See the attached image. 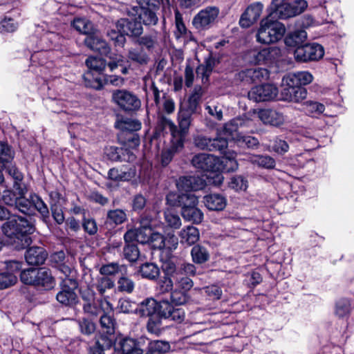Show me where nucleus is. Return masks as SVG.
Returning a JSON list of instances; mask_svg holds the SVG:
<instances>
[{"mask_svg":"<svg viewBox=\"0 0 354 354\" xmlns=\"http://www.w3.org/2000/svg\"><path fill=\"white\" fill-rule=\"evenodd\" d=\"M55 286V279L51 271L46 268H39L37 271L35 286L45 290H52Z\"/></svg>","mask_w":354,"mask_h":354,"instance_id":"nucleus-18","label":"nucleus"},{"mask_svg":"<svg viewBox=\"0 0 354 354\" xmlns=\"http://www.w3.org/2000/svg\"><path fill=\"white\" fill-rule=\"evenodd\" d=\"M269 75V71L266 68H252L237 73L236 79L246 84H252L267 80Z\"/></svg>","mask_w":354,"mask_h":354,"instance_id":"nucleus-13","label":"nucleus"},{"mask_svg":"<svg viewBox=\"0 0 354 354\" xmlns=\"http://www.w3.org/2000/svg\"><path fill=\"white\" fill-rule=\"evenodd\" d=\"M106 35L113 41L115 46H123L126 42L124 34L118 30L117 28L116 29L109 30L106 32Z\"/></svg>","mask_w":354,"mask_h":354,"instance_id":"nucleus-60","label":"nucleus"},{"mask_svg":"<svg viewBox=\"0 0 354 354\" xmlns=\"http://www.w3.org/2000/svg\"><path fill=\"white\" fill-rule=\"evenodd\" d=\"M198 203V197L192 193L182 194L180 195V207L181 210L194 207Z\"/></svg>","mask_w":354,"mask_h":354,"instance_id":"nucleus-51","label":"nucleus"},{"mask_svg":"<svg viewBox=\"0 0 354 354\" xmlns=\"http://www.w3.org/2000/svg\"><path fill=\"white\" fill-rule=\"evenodd\" d=\"M278 88L272 84L254 86L248 92V98L255 102L271 101L278 95Z\"/></svg>","mask_w":354,"mask_h":354,"instance_id":"nucleus-7","label":"nucleus"},{"mask_svg":"<svg viewBox=\"0 0 354 354\" xmlns=\"http://www.w3.org/2000/svg\"><path fill=\"white\" fill-rule=\"evenodd\" d=\"M169 131L173 136V140L177 137V129L175 124L166 116L160 113L158 116L155 135L157 137L164 136Z\"/></svg>","mask_w":354,"mask_h":354,"instance_id":"nucleus-19","label":"nucleus"},{"mask_svg":"<svg viewBox=\"0 0 354 354\" xmlns=\"http://www.w3.org/2000/svg\"><path fill=\"white\" fill-rule=\"evenodd\" d=\"M216 64V59L209 55L204 62V64L199 65L196 68L197 77L201 78L203 83L209 80V77L212 73Z\"/></svg>","mask_w":354,"mask_h":354,"instance_id":"nucleus-28","label":"nucleus"},{"mask_svg":"<svg viewBox=\"0 0 354 354\" xmlns=\"http://www.w3.org/2000/svg\"><path fill=\"white\" fill-rule=\"evenodd\" d=\"M221 163L223 165L221 169L225 172L234 171L238 168V163L233 153L223 156Z\"/></svg>","mask_w":354,"mask_h":354,"instance_id":"nucleus-56","label":"nucleus"},{"mask_svg":"<svg viewBox=\"0 0 354 354\" xmlns=\"http://www.w3.org/2000/svg\"><path fill=\"white\" fill-rule=\"evenodd\" d=\"M179 236L182 243H186L192 245L196 243L200 237L198 230L192 225H188L184 227L180 232Z\"/></svg>","mask_w":354,"mask_h":354,"instance_id":"nucleus-29","label":"nucleus"},{"mask_svg":"<svg viewBox=\"0 0 354 354\" xmlns=\"http://www.w3.org/2000/svg\"><path fill=\"white\" fill-rule=\"evenodd\" d=\"M324 54L322 46L316 43L298 46L294 52L295 59L300 62L318 60L324 56Z\"/></svg>","mask_w":354,"mask_h":354,"instance_id":"nucleus-6","label":"nucleus"},{"mask_svg":"<svg viewBox=\"0 0 354 354\" xmlns=\"http://www.w3.org/2000/svg\"><path fill=\"white\" fill-rule=\"evenodd\" d=\"M112 100L121 109L127 112L136 111L141 106V101L138 97L126 89L114 91Z\"/></svg>","mask_w":354,"mask_h":354,"instance_id":"nucleus-3","label":"nucleus"},{"mask_svg":"<svg viewBox=\"0 0 354 354\" xmlns=\"http://www.w3.org/2000/svg\"><path fill=\"white\" fill-rule=\"evenodd\" d=\"M192 114L188 112H185L180 109L178 112V125L180 128V131H177L178 136H182L183 139H185V136H186L188 129L190 127L192 120Z\"/></svg>","mask_w":354,"mask_h":354,"instance_id":"nucleus-36","label":"nucleus"},{"mask_svg":"<svg viewBox=\"0 0 354 354\" xmlns=\"http://www.w3.org/2000/svg\"><path fill=\"white\" fill-rule=\"evenodd\" d=\"M48 254L45 249L42 247L33 246L29 248L25 254L26 262L29 265L39 266L43 264Z\"/></svg>","mask_w":354,"mask_h":354,"instance_id":"nucleus-21","label":"nucleus"},{"mask_svg":"<svg viewBox=\"0 0 354 354\" xmlns=\"http://www.w3.org/2000/svg\"><path fill=\"white\" fill-rule=\"evenodd\" d=\"M171 348L168 342L156 340L149 342L145 354H166Z\"/></svg>","mask_w":354,"mask_h":354,"instance_id":"nucleus-38","label":"nucleus"},{"mask_svg":"<svg viewBox=\"0 0 354 354\" xmlns=\"http://www.w3.org/2000/svg\"><path fill=\"white\" fill-rule=\"evenodd\" d=\"M13 158L11 148L6 143L0 142V167H4L5 162H8Z\"/></svg>","mask_w":354,"mask_h":354,"instance_id":"nucleus-57","label":"nucleus"},{"mask_svg":"<svg viewBox=\"0 0 354 354\" xmlns=\"http://www.w3.org/2000/svg\"><path fill=\"white\" fill-rule=\"evenodd\" d=\"M308 3L305 0H295L292 2H286L274 8L271 12V17L275 19H287L301 14L306 9Z\"/></svg>","mask_w":354,"mask_h":354,"instance_id":"nucleus-4","label":"nucleus"},{"mask_svg":"<svg viewBox=\"0 0 354 354\" xmlns=\"http://www.w3.org/2000/svg\"><path fill=\"white\" fill-rule=\"evenodd\" d=\"M100 324L102 328L107 334L106 335L111 337V335L115 333L116 325L115 319L104 312L100 317Z\"/></svg>","mask_w":354,"mask_h":354,"instance_id":"nucleus-45","label":"nucleus"},{"mask_svg":"<svg viewBox=\"0 0 354 354\" xmlns=\"http://www.w3.org/2000/svg\"><path fill=\"white\" fill-rule=\"evenodd\" d=\"M80 332L86 335L93 334L95 330V324L87 318L78 320Z\"/></svg>","mask_w":354,"mask_h":354,"instance_id":"nucleus-62","label":"nucleus"},{"mask_svg":"<svg viewBox=\"0 0 354 354\" xmlns=\"http://www.w3.org/2000/svg\"><path fill=\"white\" fill-rule=\"evenodd\" d=\"M138 272L143 279L156 281L160 277V270L156 263L146 262L140 265Z\"/></svg>","mask_w":354,"mask_h":354,"instance_id":"nucleus-27","label":"nucleus"},{"mask_svg":"<svg viewBox=\"0 0 354 354\" xmlns=\"http://www.w3.org/2000/svg\"><path fill=\"white\" fill-rule=\"evenodd\" d=\"M57 301L68 307H74L79 303V297L75 290L61 287V290L56 295Z\"/></svg>","mask_w":354,"mask_h":354,"instance_id":"nucleus-23","label":"nucleus"},{"mask_svg":"<svg viewBox=\"0 0 354 354\" xmlns=\"http://www.w3.org/2000/svg\"><path fill=\"white\" fill-rule=\"evenodd\" d=\"M205 205L210 210L221 211L226 206V200L221 194H209L204 197Z\"/></svg>","mask_w":354,"mask_h":354,"instance_id":"nucleus-32","label":"nucleus"},{"mask_svg":"<svg viewBox=\"0 0 354 354\" xmlns=\"http://www.w3.org/2000/svg\"><path fill=\"white\" fill-rule=\"evenodd\" d=\"M85 64L89 69L87 73H91L90 79L91 80L95 78L92 77L91 71L101 73L102 71H104L106 66V62L104 59L93 56L88 57L86 59Z\"/></svg>","mask_w":354,"mask_h":354,"instance_id":"nucleus-37","label":"nucleus"},{"mask_svg":"<svg viewBox=\"0 0 354 354\" xmlns=\"http://www.w3.org/2000/svg\"><path fill=\"white\" fill-rule=\"evenodd\" d=\"M115 28L124 34V36L127 35L134 40L143 33L142 23L138 17L120 19L115 24Z\"/></svg>","mask_w":354,"mask_h":354,"instance_id":"nucleus-10","label":"nucleus"},{"mask_svg":"<svg viewBox=\"0 0 354 354\" xmlns=\"http://www.w3.org/2000/svg\"><path fill=\"white\" fill-rule=\"evenodd\" d=\"M257 114L260 120L265 124L278 127L284 122L283 114L274 109H261Z\"/></svg>","mask_w":354,"mask_h":354,"instance_id":"nucleus-17","label":"nucleus"},{"mask_svg":"<svg viewBox=\"0 0 354 354\" xmlns=\"http://www.w3.org/2000/svg\"><path fill=\"white\" fill-rule=\"evenodd\" d=\"M127 220L125 212L120 209L109 210L106 215V222L115 225L123 223Z\"/></svg>","mask_w":354,"mask_h":354,"instance_id":"nucleus-46","label":"nucleus"},{"mask_svg":"<svg viewBox=\"0 0 354 354\" xmlns=\"http://www.w3.org/2000/svg\"><path fill=\"white\" fill-rule=\"evenodd\" d=\"M174 280L175 281L176 285L185 291L189 290L194 286L193 281L189 277L183 274L177 275Z\"/></svg>","mask_w":354,"mask_h":354,"instance_id":"nucleus-63","label":"nucleus"},{"mask_svg":"<svg viewBox=\"0 0 354 354\" xmlns=\"http://www.w3.org/2000/svg\"><path fill=\"white\" fill-rule=\"evenodd\" d=\"M250 161L260 167L265 169H273L275 167V160L268 155H254L250 157Z\"/></svg>","mask_w":354,"mask_h":354,"instance_id":"nucleus-43","label":"nucleus"},{"mask_svg":"<svg viewBox=\"0 0 354 354\" xmlns=\"http://www.w3.org/2000/svg\"><path fill=\"white\" fill-rule=\"evenodd\" d=\"M104 304L112 310L111 303L109 301L102 299L95 300L94 301L88 304H83L82 309L84 313L90 316L97 317L102 313H104L106 310Z\"/></svg>","mask_w":354,"mask_h":354,"instance_id":"nucleus-22","label":"nucleus"},{"mask_svg":"<svg viewBox=\"0 0 354 354\" xmlns=\"http://www.w3.org/2000/svg\"><path fill=\"white\" fill-rule=\"evenodd\" d=\"M135 287L133 281L128 277L122 276L118 281V290L120 292L131 293Z\"/></svg>","mask_w":354,"mask_h":354,"instance_id":"nucleus-59","label":"nucleus"},{"mask_svg":"<svg viewBox=\"0 0 354 354\" xmlns=\"http://www.w3.org/2000/svg\"><path fill=\"white\" fill-rule=\"evenodd\" d=\"M84 44L88 48L102 55L108 56L111 53L110 46L102 38L99 31L91 36L86 37Z\"/></svg>","mask_w":354,"mask_h":354,"instance_id":"nucleus-15","label":"nucleus"},{"mask_svg":"<svg viewBox=\"0 0 354 354\" xmlns=\"http://www.w3.org/2000/svg\"><path fill=\"white\" fill-rule=\"evenodd\" d=\"M1 230L13 248L21 250L31 244L32 239L28 234L34 232L35 227L28 218L10 215L9 218L1 225Z\"/></svg>","mask_w":354,"mask_h":354,"instance_id":"nucleus-1","label":"nucleus"},{"mask_svg":"<svg viewBox=\"0 0 354 354\" xmlns=\"http://www.w3.org/2000/svg\"><path fill=\"white\" fill-rule=\"evenodd\" d=\"M218 158L212 154L199 153L194 155L192 160V165L197 169L202 171H216L220 169L217 165Z\"/></svg>","mask_w":354,"mask_h":354,"instance_id":"nucleus-12","label":"nucleus"},{"mask_svg":"<svg viewBox=\"0 0 354 354\" xmlns=\"http://www.w3.org/2000/svg\"><path fill=\"white\" fill-rule=\"evenodd\" d=\"M158 302L152 298H148L142 301L136 308V312L142 317H152L156 315Z\"/></svg>","mask_w":354,"mask_h":354,"instance_id":"nucleus-30","label":"nucleus"},{"mask_svg":"<svg viewBox=\"0 0 354 354\" xmlns=\"http://www.w3.org/2000/svg\"><path fill=\"white\" fill-rule=\"evenodd\" d=\"M134 44L138 45L140 48H145L148 51H153L158 46V32H153L140 36L135 40Z\"/></svg>","mask_w":354,"mask_h":354,"instance_id":"nucleus-26","label":"nucleus"},{"mask_svg":"<svg viewBox=\"0 0 354 354\" xmlns=\"http://www.w3.org/2000/svg\"><path fill=\"white\" fill-rule=\"evenodd\" d=\"M73 26L77 31L86 35V37L91 36L98 31L94 25L86 19H74Z\"/></svg>","mask_w":354,"mask_h":354,"instance_id":"nucleus-34","label":"nucleus"},{"mask_svg":"<svg viewBox=\"0 0 354 354\" xmlns=\"http://www.w3.org/2000/svg\"><path fill=\"white\" fill-rule=\"evenodd\" d=\"M263 10V4L254 3L250 5L241 15L239 24L242 28H249L260 17Z\"/></svg>","mask_w":354,"mask_h":354,"instance_id":"nucleus-14","label":"nucleus"},{"mask_svg":"<svg viewBox=\"0 0 354 354\" xmlns=\"http://www.w3.org/2000/svg\"><path fill=\"white\" fill-rule=\"evenodd\" d=\"M17 282L16 274L12 272H0V290L8 288Z\"/></svg>","mask_w":354,"mask_h":354,"instance_id":"nucleus-52","label":"nucleus"},{"mask_svg":"<svg viewBox=\"0 0 354 354\" xmlns=\"http://www.w3.org/2000/svg\"><path fill=\"white\" fill-rule=\"evenodd\" d=\"M286 77L288 82H292V84H295L300 86L310 84L313 79V75L307 71H301L290 74Z\"/></svg>","mask_w":354,"mask_h":354,"instance_id":"nucleus-40","label":"nucleus"},{"mask_svg":"<svg viewBox=\"0 0 354 354\" xmlns=\"http://www.w3.org/2000/svg\"><path fill=\"white\" fill-rule=\"evenodd\" d=\"M304 106L306 112L311 116H318L325 110V106L323 104L311 100L304 102Z\"/></svg>","mask_w":354,"mask_h":354,"instance_id":"nucleus-47","label":"nucleus"},{"mask_svg":"<svg viewBox=\"0 0 354 354\" xmlns=\"http://www.w3.org/2000/svg\"><path fill=\"white\" fill-rule=\"evenodd\" d=\"M175 24L177 32L176 33V37H179L181 35H185L187 37L189 36L191 37L192 33L191 32H188L185 25L183 21V17L180 12L176 10L175 12Z\"/></svg>","mask_w":354,"mask_h":354,"instance_id":"nucleus-58","label":"nucleus"},{"mask_svg":"<svg viewBox=\"0 0 354 354\" xmlns=\"http://www.w3.org/2000/svg\"><path fill=\"white\" fill-rule=\"evenodd\" d=\"M209 151H218L221 152L225 151L228 145V142L226 138L222 137H216L214 138H209Z\"/></svg>","mask_w":354,"mask_h":354,"instance_id":"nucleus-55","label":"nucleus"},{"mask_svg":"<svg viewBox=\"0 0 354 354\" xmlns=\"http://www.w3.org/2000/svg\"><path fill=\"white\" fill-rule=\"evenodd\" d=\"M351 312V301L344 297L338 299L335 305V314L339 318H344L350 315Z\"/></svg>","mask_w":354,"mask_h":354,"instance_id":"nucleus-42","label":"nucleus"},{"mask_svg":"<svg viewBox=\"0 0 354 354\" xmlns=\"http://www.w3.org/2000/svg\"><path fill=\"white\" fill-rule=\"evenodd\" d=\"M307 38V33L304 30H297L289 33L285 38V44L288 46L298 47L303 46Z\"/></svg>","mask_w":354,"mask_h":354,"instance_id":"nucleus-35","label":"nucleus"},{"mask_svg":"<svg viewBox=\"0 0 354 354\" xmlns=\"http://www.w3.org/2000/svg\"><path fill=\"white\" fill-rule=\"evenodd\" d=\"M158 8H140L138 12V19L146 26L156 25L158 18L156 13V10Z\"/></svg>","mask_w":354,"mask_h":354,"instance_id":"nucleus-33","label":"nucleus"},{"mask_svg":"<svg viewBox=\"0 0 354 354\" xmlns=\"http://www.w3.org/2000/svg\"><path fill=\"white\" fill-rule=\"evenodd\" d=\"M91 73L84 75L85 85L96 90L101 89L104 85L111 84L115 86H122L124 84V79L118 75H106L103 79L95 77L93 80L90 79Z\"/></svg>","mask_w":354,"mask_h":354,"instance_id":"nucleus-11","label":"nucleus"},{"mask_svg":"<svg viewBox=\"0 0 354 354\" xmlns=\"http://www.w3.org/2000/svg\"><path fill=\"white\" fill-rule=\"evenodd\" d=\"M183 218L187 221L195 224H199L203 219V214L197 206L181 210Z\"/></svg>","mask_w":354,"mask_h":354,"instance_id":"nucleus-41","label":"nucleus"},{"mask_svg":"<svg viewBox=\"0 0 354 354\" xmlns=\"http://www.w3.org/2000/svg\"><path fill=\"white\" fill-rule=\"evenodd\" d=\"M161 269L164 274L163 277H168L173 279L180 274V266L177 267L176 263L171 260L164 261L161 266Z\"/></svg>","mask_w":354,"mask_h":354,"instance_id":"nucleus-48","label":"nucleus"},{"mask_svg":"<svg viewBox=\"0 0 354 354\" xmlns=\"http://www.w3.org/2000/svg\"><path fill=\"white\" fill-rule=\"evenodd\" d=\"M184 146V141L182 136H178L172 140L171 145L164 149L162 152L161 162L163 166H167L171 161L175 154L180 152Z\"/></svg>","mask_w":354,"mask_h":354,"instance_id":"nucleus-20","label":"nucleus"},{"mask_svg":"<svg viewBox=\"0 0 354 354\" xmlns=\"http://www.w3.org/2000/svg\"><path fill=\"white\" fill-rule=\"evenodd\" d=\"M140 250L136 244H125L123 248V256L129 262H136L140 257Z\"/></svg>","mask_w":354,"mask_h":354,"instance_id":"nucleus-50","label":"nucleus"},{"mask_svg":"<svg viewBox=\"0 0 354 354\" xmlns=\"http://www.w3.org/2000/svg\"><path fill=\"white\" fill-rule=\"evenodd\" d=\"M158 306L156 315H158L160 318L168 319L174 306L167 301H160L158 302Z\"/></svg>","mask_w":354,"mask_h":354,"instance_id":"nucleus-61","label":"nucleus"},{"mask_svg":"<svg viewBox=\"0 0 354 354\" xmlns=\"http://www.w3.org/2000/svg\"><path fill=\"white\" fill-rule=\"evenodd\" d=\"M162 321L158 316L150 317L147 324V329L149 333L158 335L162 331Z\"/></svg>","mask_w":354,"mask_h":354,"instance_id":"nucleus-54","label":"nucleus"},{"mask_svg":"<svg viewBox=\"0 0 354 354\" xmlns=\"http://www.w3.org/2000/svg\"><path fill=\"white\" fill-rule=\"evenodd\" d=\"M113 339L109 336L101 335L90 348L89 354H104V351L111 348Z\"/></svg>","mask_w":354,"mask_h":354,"instance_id":"nucleus-31","label":"nucleus"},{"mask_svg":"<svg viewBox=\"0 0 354 354\" xmlns=\"http://www.w3.org/2000/svg\"><path fill=\"white\" fill-rule=\"evenodd\" d=\"M37 270L38 268H28L21 271L20 274L21 282L26 285L35 286Z\"/></svg>","mask_w":354,"mask_h":354,"instance_id":"nucleus-53","label":"nucleus"},{"mask_svg":"<svg viewBox=\"0 0 354 354\" xmlns=\"http://www.w3.org/2000/svg\"><path fill=\"white\" fill-rule=\"evenodd\" d=\"M174 279L168 277H162L158 281L157 290L160 293H166L173 291Z\"/></svg>","mask_w":354,"mask_h":354,"instance_id":"nucleus-64","label":"nucleus"},{"mask_svg":"<svg viewBox=\"0 0 354 354\" xmlns=\"http://www.w3.org/2000/svg\"><path fill=\"white\" fill-rule=\"evenodd\" d=\"M176 186L180 191H197L205 186V182L199 176H182L176 181Z\"/></svg>","mask_w":354,"mask_h":354,"instance_id":"nucleus-16","label":"nucleus"},{"mask_svg":"<svg viewBox=\"0 0 354 354\" xmlns=\"http://www.w3.org/2000/svg\"><path fill=\"white\" fill-rule=\"evenodd\" d=\"M141 122L136 119L121 118L117 120L115 127L123 133H133L141 129Z\"/></svg>","mask_w":354,"mask_h":354,"instance_id":"nucleus-24","label":"nucleus"},{"mask_svg":"<svg viewBox=\"0 0 354 354\" xmlns=\"http://www.w3.org/2000/svg\"><path fill=\"white\" fill-rule=\"evenodd\" d=\"M285 32V26L270 14L261 20L257 34V40L261 44H270L280 40Z\"/></svg>","mask_w":354,"mask_h":354,"instance_id":"nucleus-2","label":"nucleus"},{"mask_svg":"<svg viewBox=\"0 0 354 354\" xmlns=\"http://www.w3.org/2000/svg\"><path fill=\"white\" fill-rule=\"evenodd\" d=\"M191 256L193 262L196 264L205 263L209 259L207 250L201 245H196L192 248Z\"/></svg>","mask_w":354,"mask_h":354,"instance_id":"nucleus-39","label":"nucleus"},{"mask_svg":"<svg viewBox=\"0 0 354 354\" xmlns=\"http://www.w3.org/2000/svg\"><path fill=\"white\" fill-rule=\"evenodd\" d=\"M114 286V281L107 276H101L97 278L95 287L101 295H104L107 290L112 289Z\"/></svg>","mask_w":354,"mask_h":354,"instance_id":"nucleus-49","label":"nucleus"},{"mask_svg":"<svg viewBox=\"0 0 354 354\" xmlns=\"http://www.w3.org/2000/svg\"><path fill=\"white\" fill-rule=\"evenodd\" d=\"M128 59L138 66H145L149 62V57L143 48H131L127 53Z\"/></svg>","mask_w":354,"mask_h":354,"instance_id":"nucleus-25","label":"nucleus"},{"mask_svg":"<svg viewBox=\"0 0 354 354\" xmlns=\"http://www.w3.org/2000/svg\"><path fill=\"white\" fill-rule=\"evenodd\" d=\"M122 354H142V350L131 338H125L120 342Z\"/></svg>","mask_w":354,"mask_h":354,"instance_id":"nucleus-44","label":"nucleus"},{"mask_svg":"<svg viewBox=\"0 0 354 354\" xmlns=\"http://www.w3.org/2000/svg\"><path fill=\"white\" fill-rule=\"evenodd\" d=\"M219 14L216 6H209L201 10L192 20V24L198 30L208 29L215 21Z\"/></svg>","mask_w":354,"mask_h":354,"instance_id":"nucleus-8","label":"nucleus"},{"mask_svg":"<svg viewBox=\"0 0 354 354\" xmlns=\"http://www.w3.org/2000/svg\"><path fill=\"white\" fill-rule=\"evenodd\" d=\"M281 49L276 46L264 48L263 49H252L248 53V58L254 64H271L280 57Z\"/></svg>","mask_w":354,"mask_h":354,"instance_id":"nucleus-5","label":"nucleus"},{"mask_svg":"<svg viewBox=\"0 0 354 354\" xmlns=\"http://www.w3.org/2000/svg\"><path fill=\"white\" fill-rule=\"evenodd\" d=\"M281 98L284 101L299 102L304 100L307 95L305 88L288 82L287 78H283V85L281 91Z\"/></svg>","mask_w":354,"mask_h":354,"instance_id":"nucleus-9","label":"nucleus"}]
</instances>
